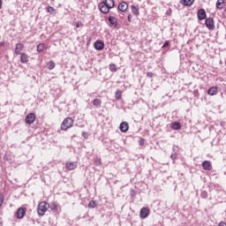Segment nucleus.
<instances>
[{
    "label": "nucleus",
    "instance_id": "1",
    "mask_svg": "<svg viewBox=\"0 0 226 226\" xmlns=\"http://www.w3.org/2000/svg\"><path fill=\"white\" fill-rule=\"evenodd\" d=\"M115 6L114 0H102L99 5L98 8L102 13L107 14L112 8Z\"/></svg>",
    "mask_w": 226,
    "mask_h": 226
},
{
    "label": "nucleus",
    "instance_id": "2",
    "mask_svg": "<svg viewBox=\"0 0 226 226\" xmlns=\"http://www.w3.org/2000/svg\"><path fill=\"white\" fill-rule=\"evenodd\" d=\"M73 118L67 117L66 118L64 119L60 125V130L63 132H66L67 130H70L73 126Z\"/></svg>",
    "mask_w": 226,
    "mask_h": 226
},
{
    "label": "nucleus",
    "instance_id": "3",
    "mask_svg": "<svg viewBox=\"0 0 226 226\" xmlns=\"http://www.w3.org/2000/svg\"><path fill=\"white\" fill-rule=\"evenodd\" d=\"M49 207H50V205L47 203L46 201H41L38 204L37 207V213L39 216H43L45 213L49 210Z\"/></svg>",
    "mask_w": 226,
    "mask_h": 226
},
{
    "label": "nucleus",
    "instance_id": "4",
    "mask_svg": "<svg viewBox=\"0 0 226 226\" xmlns=\"http://www.w3.org/2000/svg\"><path fill=\"white\" fill-rule=\"evenodd\" d=\"M26 213H27V208H25V207L18 208V210L16 212V216H17L18 220H22V218H24V216H26Z\"/></svg>",
    "mask_w": 226,
    "mask_h": 226
},
{
    "label": "nucleus",
    "instance_id": "5",
    "mask_svg": "<svg viewBox=\"0 0 226 226\" xmlns=\"http://www.w3.org/2000/svg\"><path fill=\"white\" fill-rule=\"evenodd\" d=\"M24 44L22 42H19L15 45V49H14V54L16 56H20V54H22V52H24Z\"/></svg>",
    "mask_w": 226,
    "mask_h": 226
},
{
    "label": "nucleus",
    "instance_id": "6",
    "mask_svg": "<svg viewBox=\"0 0 226 226\" xmlns=\"http://www.w3.org/2000/svg\"><path fill=\"white\" fill-rule=\"evenodd\" d=\"M34 121H36V115H34V113H29L25 118L26 124H33Z\"/></svg>",
    "mask_w": 226,
    "mask_h": 226
},
{
    "label": "nucleus",
    "instance_id": "7",
    "mask_svg": "<svg viewBox=\"0 0 226 226\" xmlns=\"http://www.w3.org/2000/svg\"><path fill=\"white\" fill-rule=\"evenodd\" d=\"M205 26L206 27H207V29H215V19H213L212 18H207L205 20Z\"/></svg>",
    "mask_w": 226,
    "mask_h": 226
},
{
    "label": "nucleus",
    "instance_id": "8",
    "mask_svg": "<svg viewBox=\"0 0 226 226\" xmlns=\"http://www.w3.org/2000/svg\"><path fill=\"white\" fill-rule=\"evenodd\" d=\"M149 213H151V211L149 210V207H143L139 212V216L142 219L147 218V216H149Z\"/></svg>",
    "mask_w": 226,
    "mask_h": 226
},
{
    "label": "nucleus",
    "instance_id": "9",
    "mask_svg": "<svg viewBox=\"0 0 226 226\" xmlns=\"http://www.w3.org/2000/svg\"><path fill=\"white\" fill-rule=\"evenodd\" d=\"M19 59H20V63L22 64H27V63H29V55H27L26 53H22L19 55Z\"/></svg>",
    "mask_w": 226,
    "mask_h": 226
},
{
    "label": "nucleus",
    "instance_id": "10",
    "mask_svg": "<svg viewBox=\"0 0 226 226\" xmlns=\"http://www.w3.org/2000/svg\"><path fill=\"white\" fill-rule=\"evenodd\" d=\"M197 17L199 20H206V10L204 9H200L197 12Z\"/></svg>",
    "mask_w": 226,
    "mask_h": 226
},
{
    "label": "nucleus",
    "instance_id": "11",
    "mask_svg": "<svg viewBox=\"0 0 226 226\" xmlns=\"http://www.w3.org/2000/svg\"><path fill=\"white\" fill-rule=\"evenodd\" d=\"M94 47L96 50H103L105 48V43L102 41H96L94 44Z\"/></svg>",
    "mask_w": 226,
    "mask_h": 226
},
{
    "label": "nucleus",
    "instance_id": "12",
    "mask_svg": "<svg viewBox=\"0 0 226 226\" xmlns=\"http://www.w3.org/2000/svg\"><path fill=\"white\" fill-rule=\"evenodd\" d=\"M65 168L67 170H75L77 169V162H67L65 163Z\"/></svg>",
    "mask_w": 226,
    "mask_h": 226
},
{
    "label": "nucleus",
    "instance_id": "13",
    "mask_svg": "<svg viewBox=\"0 0 226 226\" xmlns=\"http://www.w3.org/2000/svg\"><path fill=\"white\" fill-rule=\"evenodd\" d=\"M219 89H220V87H212L208 89L207 94H209V96H215V94H218Z\"/></svg>",
    "mask_w": 226,
    "mask_h": 226
},
{
    "label": "nucleus",
    "instance_id": "14",
    "mask_svg": "<svg viewBox=\"0 0 226 226\" xmlns=\"http://www.w3.org/2000/svg\"><path fill=\"white\" fill-rule=\"evenodd\" d=\"M120 131L123 132V133H125V132H128L129 128H130V125L128 124L127 122H122L120 124Z\"/></svg>",
    "mask_w": 226,
    "mask_h": 226
},
{
    "label": "nucleus",
    "instance_id": "15",
    "mask_svg": "<svg viewBox=\"0 0 226 226\" xmlns=\"http://www.w3.org/2000/svg\"><path fill=\"white\" fill-rule=\"evenodd\" d=\"M118 10H119V11H122L123 13H124V11H126V10H128V3H126V2L120 3L118 5Z\"/></svg>",
    "mask_w": 226,
    "mask_h": 226
},
{
    "label": "nucleus",
    "instance_id": "16",
    "mask_svg": "<svg viewBox=\"0 0 226 226\" xmlns=\"http://www.w3.org/2000/svg\"><path fill=\"white\" fill-rule=\"evenodd\" d=\"M131 10L133 15H135L136 17H139V15H140L139 5H132Z\"/></svg>",
    "mask_w": 226,
    "mask_h": 226
},
{
    "label": "nucleus",
    "instance_id": "17",
    "mask_svg": "<svg viewBox=\"0 0 226 226\" xmlns=\"http://www.w3.org/2000/svg\"><path fill=\"white\" fill-rule=\"evenodd\" d=\"M202 168L204 170H211L213 169V166L211 165V162L209 161H205L202 162Z\"/></svg>",
    "mask_w": 226,
    "mask_h": 226
},
{
    "label": "nucleus",
    "instance_id": "18",
    "mask_svg": "<svg viewBox=\"0 0 226 226\" xmlns=\"http://www.w3.org/2000/svg\"><path fill=\"white\" fill-rule=\"evenodd\" d=\"M170 128L172 130H181V123L176 121L170 124Z\"/></svg>",
    "mask_w": 226,
    "mask_h": 226
},
{
    "label": "nucleus",
    "instance_id": "19",
    "mask_svg": "<svg viewBox=\"0 0 226 226\" xmlns=\"http://www.w3.org/2000/svg\"><path fill=\"white\" fill-rule=\"evenodd\" d=\"M195 3V0H180V4L184 6H192Z\"/></svg>",
    "mask_w": 226,
    "mask_h": 226
},
{
    "label": "nucleus",
    "instance_id": "20",
    "mask_svg": "<svg viewBox=\"0 0 226 226\" xmlns=\"http://www.w3.org/2000/svg\"><path fill=\"white\" fill-rule=\"evenodd\" d=\"M224 7H225V1L224 0H217L216 8L218 10H223Z\"/></svg>",
    "mask_w": 226,
    "mask_h": 226
},
{
    "label": "nucleus",
    "instance_id": "21",
    "mask_svg": "<svg viewBox=\"0 0 226 226\" xmlns=\"http://www.w3.org/2000/svg\"><path fill=\"white\" fill-rule=\"evenodd\" d=\"M109 24H111V26H113L114 27H117V19L114 18V17H109Z\"/></svg>",
    "mask_w": 226,
    "mask_h": 226
},
{
    "label": "nucleus",
    "instance_id": "22",
    "mask_svg": "<svg viewBox=\"0 0 226 226\" xmlns=\"http://www.w3.org/2000/svg\"><path fill=\"white\" fill-rule=\"evenodd\" d=\"M45 50V43H40L37 45V52H42Z\"/></svg>",
    "mask_w": 226,
    "mask_h": 226
},
{
    "label": "nucleus",
    "instance_id": "23",
    "mask_svg": "<svg viewBox=\"0 0 226 226\" xmlns=\"http://www.w3.org/2000/svg\"><path fill=\"white\" fill-rule=\"evenodd\" d=\"M115 98L117 100H121V98H123V93L119 90H117L116 93H115Z\"/></svg>",
    "mask_w": 226,
    "mask_h": 226
},
{
    "label": "nucleus",
    "instance_id": "24",
    "mask_svg": "<svg viewBox=\"0 0 226 226\" xmlns=\"http://www.w3.org/2000/svg\"><path fill=\"white\" fill-rule=\"evenodd\" d=\"M48 68L49 70H54L56 68V63H54V61H49L48 63Z\"/></svg>",
    "mask_w": 226,
    "mask_h": 226
},
{
    "label": "nucleus",
    "instance_id": "25",
    "mask_svg": "<svg viewBox=\"0 0 226 226\" xmlns=\"http://www.w3.org/2000/svg\"><path fill=\"white\" fill-rule=\"evenodd\" d=\"M93 105H94V107H100V105H102V100L100 99H94L93 101Z\"/></svg>",
    "mask_w": 226,
    "mask_h": 226
},
{
    "label": "nucleus",
    "instance_id": "26",
    "mask_svg": "<svg viewBox=\"0 0 226 226\" xmlns=\"http://www.w3.org/2000/svg\"><path fill=\"white\" fill-rule=\"evenodd\" d=\"M47 11H48V13H56V9H54V7H52V6H48Z\"/></svg>",
    "mask_w": 226,
    "mask_h": 226
},
{
    "label": "nucleus",
    "instance_id": "27",
    "mask_svg": "<svg viewBox=\"0 0 226 226\" xmlns=\"http://www.w3.org/2000/svg\"><path fill=\"white\" fill-rule=\"evenodd\" d=\"M109 70L113 72H117V67H116V64H109Z\"/></svg>",
    "mask_w": 226,
    "mask_h": 226
},
{
    "label": "nucleus",
    "instance_id": "28",
    "mask_svg": "<svg viewBox=\"0 0 226 226\" xmlns=\"http://www.w3.org/2000/svg\"><path fill=\"white\" fill-rule=\"evenodd\" d=\"M95 206H96V201H94V200H92V201H90V202L88 203V207H89L90 209L94 208Z\"/></svg>",
    "mask_w": 226,
    "mask_h": 226
},
{
    "label": "nucleus",
    "instance_id": "29",
    "mask_svg": "<svg viewBox=\"0 0 226 226\" xmlns=\"http://www.w3.org/2000/svg\"><path fill=\"white\" fill-rule=\"evenodd\" d=\"M50 209H51V211H57V204H56V203H51L50 204Z\"/></svg>",
    "mask_w": 226,
    "mask_h": 226
},
{
    "label": "nucleus",
    "instance_id": "30",
    "mask_svg": "<svg viewBox=\"0 0 226 226\" xmlns=\"http://www.w3.org/2000/svg\"><path fill=\"white\" fill-rule=\"evenodd\" d=\"M3 202H4V194L0 192V207L3 206Z\"/></svg>",
    "mask_w": 226,
    "mask_h": 226
},
{
    "label": "nucleus",
    "instance_id": "31",
    "mask_svg": "<svg viewBox=\"0 0 226 226\" xmlns=\"http://www.w3.org/2000/svg\"><path fill=\"white\" fill-rule=\"evenodd\" d=\"M102 164V159H95L94 160V165L98 166Z\"/></svg>",
    "mask_w": 226,
    "mask_h": 226
},
{
    "label": "nucleus",
    "instance_id": "32",
    "mask_svg": "<svg viewBox=\"0 0 226 226\" xmlns=\"http://www.w3.org/2000/svg\"><path fill=\"white\" fill-rule=\"evenodd\" d=\"M76 27L79 28V27H84V24L82 22H78L76 23Z\"/></svg>",
    "mask_w": 226,
    "mask_h": 226
},
{
    "label": "nucleus",
    "instance_id": "33",
    "mask_svg": "<svg viewBox=\"0 0 226 226\" xmlns=\"http://www.w3.org/2000/svg\"><path fill=\"white\" fill-rule=\"evenodd\" d=\"M82 137H84V139H87V137H89V134L87 132H83Z\"/></svg>",
    "mask_w": 226,
    "mask_h": 226
},
{
    "label": "nucleus",
    "instance_id": "34",
    "mask_svg": "<svg viewBox=\"0 0 226 226\" xmlns=\"http://www.w3.org/2000/svg\"><path fill=\"white\" fill-rule=\"evenodd\" d=\"M132 19H133V15L129 14L127 17L128 22H132Z\"/></svg>",
    "mask_w": 226,
    "mask_h": 226
},
{
    "label": "nucleus",
    "instance_id": "35",
    "mask_svg": "<svg viewBox=\"0 0 226 226\" xmlns=\"http://www.w3.org/2000/svg\"><path fill=\"white\" fill-rule=\"evenodd\" d=\"M154 75V74L153 72H147V77H148L149 79H153Z\"/></svg>",
    "mask_w": 226,
    "mask_h": 226
},
{
    "label": "nucleus",
    "instance_id": "36",
    "mask_svg": "<svg viewBox=\"0 0 226 226\" xmlns=\"http://www.w3.org/2000/svg\"><path fill=\"white\" fill-rule=\"evenodd\" d=\"M165 47H169V41H166L162 46V49H165Z\"/></svg>",
    "mask_w": 226,
    "mask_h": 226
},
{
    "label": "nucleus",
    "instance_id": "37",
    "mask_svg": "<svg viewBox=\"0 0 226 226\" xmlns=\"http://www.w3.org/2000/svg\"><path fill=\"white\" fill-rule=\"evenodd\" d=\"M3 8V0H0V10Z\"/></svg>",
    "mask_w": 226,
    "mask_h": 226
},
{
    "label": "nucleus",
    "instance_id": "38",
    "mask_svg": "<svg viewBox=\"0 0 226 226\" xmlns=\"http://www.w3.org/2000/svg\"><path fill=\"white\" fill-rule=\"evenodd\" d=\"M142 141H144V139H141V140H140L141 144H142Z\"/></svg>",
    "mask_w": 226,
    "mask_h": 226
},
{
    "label": "nucleus",
    "instance_id": "39",
    "mask_svg": "<svg viewBox=\"0 0 226 226\" xmlns=\"http://www.w3.org/2000/svg\"><path fill=\"white\" fill-rule=\"evenodd\" d=\"M142 141H144V139H141V140H140L141 144H142Z\"/></svg>",
    "mask_w": 226,
    "mask_h": 226
},
{
    "label": "nucleus",
    "instance_id": "40",
    "mask_svg": "<svg viewBox=\"0 0 226 226\" xmlns=\"http://www.w3.org/2000/svg\"><path fill=\"white\" fill-rule=\"evenodd\" d=\"M142 141H144V139H141V140H140L141 144H142Z\"/></svg>",
    "mask_w": 226,
    "mask_h": 226
},
{
    "label": "nucleus",
    "instance_id": "41",
    "mask_svg": "<svg viewBox=\"0 0 226 226\" xmlns=\"http://www.w3.org/2000/svg\"><path fill=\"white\" fill-rule=\"evenodd\" d=\"M1 45H4V43H1Z\"/></svg>",
    "mask_w": 226,
    "mask_h": 226
}]
</instances>
